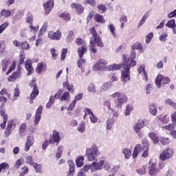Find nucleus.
Segmentation results:
<instances>
[{
	"instance_id": "58836bf2",
	"label": "nucleus",
	"mask_w": 176,
	"mask_h": 176,
	"mask_svg": "<svg viewBox=\"0 0 176 176\" xmlns=\"http://www.w3.org/2000/svg\"><path fill=\"white\" fill-rule=\"evenodd\" d=\"M94 20L100 24H105V19H104V16L100 15V14H96L94 16Z\"/></svg>"
},
{
	"instance_id": "c9c22d12",
	"label": "nucleus",
	"mask_w": 176,
	"mask_h": 176,
	"mask_svg": "<svg viewBox=\"0 0 176 176\" xmlns=\"http://www.w3.org/2000/svg\"><path fill=\"white\" fill-rule=\"evenodd\" d=\"M122 68V65H118L116 63H113L109 65H107L106 67V71H118Z\"/></svg>"
},
{
	"instance_id": "5fc2aeb1",
	"label": "nucleus",
	"mask_w": 176,
	"mask_h": 176,
	"mask_svg": "<svg viewBox=\"0 0 176 176\" xmlns=\"http://www.w3.org/2000/svg\"><path fill=\"white\" fill-rule=\"evenodd\" d=\"M122 153L124 155V158L128 160L130 159L131 156V151H130L129 148H124L122 151Z\"/></svg>"
},
{
	"instance_id": "2f4dec72",
	"label": "nucleus",
	"mask_w": 176,
	"mask_h": 176,
	"mask_svg": "<svg viewBox=\"0 0 176 176\" xmlns=\"http://www.w3.org/2000/svg\"><path fill=\"white\" fill-rule=\"evenodd\" d=\"M75 162H76V167H78V168H80V167H82L83 164H85V156L83 155L78 156L76 158Z\"/></svg>"
},
{
	"instance_id": "774afa93",
	"label": "nucleus",
	"mask_w": 176,
	"mask_h": 176,
	"mask_svg": "<svg viewBox=\"0 0 176 176\" xmlns=\"http://www.w3.org/2000/svg\"><path fill=\"white\" fill-rule=\"evenodd\" d=\"M170 119L173 124H176V111H173L170 115Z\"/></svg>"
},
{
	"instance_id": "4468645a",
	"label": "nucleus",
	"mask_w": 176,
	"mask_h": 176,
	"mask_svg": "<svg viewBox=\"0 0 176 176\" xmlns=\"http://www.w3.org/2000/svg\"><path fill=\"white\" fill-rule=\"evenodd\" d=\"M121 79L123 83H127L130 80V69L124 67L121 72Z\"/></svg>"
},
{
	"instance_id": "a18cd8bd",
	"label": "nucleus",
	"mask_w": 176,
	"mask_h": 176,
	"mask_svg": "<svg viewBox=\"0 0 176 176\" xmlns=\"http://www.w3.org/2000/svg\"><path fill=\"white\" fill-rule=\"evenodd\" d=\"M85 64H86V60L84 58H80L78 61H77V65L79 68L81 69L82 72H85Z\"/></svg>"
},
{
	"instance_id": "f8f14e48",
	"label": "nucleus",
	"mask_w": 176,
	"mask_h": 176,
	"mask_svg": "<svg viewBox=\"0 0 176 176\" xmlns=\"http://www.w3.org/2000/svg\"><path fill=\"white\" fill-rule=\"evenodd\" d=\"M42 112H43V106L40 105L36 111L34 118L33 120L34 126H36L39 123V122H41V119L42 118Z\"/></svg>"
},
{
	"instance_id": "f3484780",
	"label": "nucleus",
	"mask_w": 176,
	"mask_h": 176,
	"mask_svg": "<svg viewBox=\"0 0 176 176\" xmlns=\"http://www.w3.org/2000/svg\"><path fill=\"white\" fill-rule=\"evenodd\" d=\"M96 45L100 47H102L104 46V43H102V41H94L92 42L91 40H90L91 51L92 53H97V47Z\"/></svg>"
},
{
	"instance_id": "a19ab883",
	"label": "nucleus",
	"mask_w": 176,
	"mask_h": 176,
	"mask_svg": "<svg viewBox=\"0 0 176 176\" xmlns=\"http://www.w3.org/2000/svg\"><path fill=\"white\" fill-rule=\"evenodd\" d=\"M157 118L158 120H160L164 124H166L170 122V116L167 114L164 116H158Z\"/></svg>"
},
{
	"instance_id": "f704fd0d",
	"label": "nucleus",
	"mask_w": 176,
	"mask_h": 176,
	"mask_svg": "<svg viewBox=\"0 0 176 176\" xmlns=\"http://www.w3.org/2000/svg\"><path fill=\"white\" fill-rule=\"evenodd\" d=\"M27 134V124L25 123L21 124L19 127V135L23 138Z\"/></svg>"
},
{
	"instance_id": "423d86ee",
	"label": "nucleus",
	"mask_w": 176,
	"mask_h": 176,
	"mask_svg": "<svg viewBox=\"0 0 176 176\" xmlns=\"http://www.w3.org/2000/svg\"><path fill=\"white\" fill-rule=\"evenodd\" d=\"M142 144H136L133 151V159H135L137 156H138V153H141V152L143 151H149V141H148L146 139H143L142 140Z\"/></svg>"
},
{
	"instance_id": "b1692460",
	"label": "nucleus",
	"mask_w": 176,
	"mask_h": 176,
	"mask_svg": "<svg viewBox=\"0 0 176 176\" xmlns=\"http://www.w3.org/2000/svg\"><path fill=\"white\" fill-rule=\"evenodd\" d=\"M25 69L28 71V75H32L34 72V67H32V61L31 60H26L25 63Z\"/></svg>"
},
{
	"instance_id": "e2e57ef3",
	"label": "nucleus",
	"mask_w": 176,
	"mask_h": 176,
	"mask_svg": "<svg viewBox=\"0 0 176 176\" xmlns=\"http://www.w3.org/2000/svg\"><path fill=\"white\" fill-rule=\"evenodd\" d=\"M87 91L89 93H96L97 91V89H96V86L94 84H89L87 87Z\"/></svg>"
},
{
	"instance_id": "79ce46f5",
	"label": "nucleus",
	"mask_w": 176,
	"mask_h": 176,
	"mask_svg": "<svg viewBox=\"0 0 176 176\" xmlns=\"http://www.w3.org/2000/svg\"><path fill=\"white\" fill-rule=\"evenodd\" d=\"M59 17L62 20H64V21H71V15L69 14V13H68L67 12L60 13L59 14Z\"/></svg>"
},
{
	"instance_id": "1a4fd4ad",
	"label": "nucleus",
	"mask_w": 176,
	"mask_h": 176,
	"mask_svg": "<svg viewBox=\"0 0 176 176\" xmlns=\"http://www.w3.org/2000/svg\"><path fill=\"white\" fill-rule=\"evenodd\" d=\"M108 67V61L104 58H100L93 66L94 71H107Z\"/></svg>"
},
{
	"instance_id": "6e6d98bb",
	"label": "nucleus",
	"mask_w": 176,
	"mask_h": 176,
	"mask_svg": "<svg viewBox=\"0 0 176 176\" xmlns=\"http://www.w3.org/2000/svg\"><path fill=\"white\" fill-rule=\"evenodd\" d=\"M175 124H169L168 125L163 126L162 129L163 130H168V131H173L174 129H175V126L174 125Z\"/></svg>"
},
{
	"instance_id": "052dcab7",
	"label": "nucleus",
	"mask_w": 176,
	"mask_h": 176,
	"mask_svg": "<svg viewBox=\"0 0 176 176\" xmlns=\"http://www.w3.org/2000/svg\"><path fill=\"white\" fill-rule=\"evenodd\" d=\"M74 31L71 30L69 32L68 36L67 37V42H68L69 43H71V42H72V41H74Z\"/></svg>"
},
{
	"instance_id": "a211bd4d",
	"label": "nucleus",
	"mask_w": 176,
	"mask_h": 176,
	"mask_svg": "<svg viewBox=\"0 0 176 176\" xmlns=\"http://www.w3.org/2000/svg\"><path fill=\"white\" fill-rule=\"evenodd\" d=\"M146 123V120H142L140 122H136L133 125V130H134L135 133H140V131H141V129H144V127L145 126Z\"/></svg>"
},
{
	"instance_id": "f03ea898",
	"label": "nucleus",
	"mask_w": 176,
	"mask_h": 176,
	"mask_svg": "<svg viewBox=\"0 0 176 176\" xmlns=\"http://www.w3.org/2000/svg\"><path fill=\"white\" fill-rule=\"evenodd\" d=\"M136 57L137 54L134 51H131L130 54H124L122 58L123 61V68L130 69L131 67H135V65H137V61H135Z\"/></svg>"
},
{
	"instance_id": "37998d69",
	"label": "nucleus",
	"mask_w": 176,
	"mask_h": 176,
	"mask_svg": "<svg viewBox=\"0 0 176 176\" xmlns=\"http://www.w3.org/2000/svg\"><path fill=\"white\" fill-rule=\"evenodd\" d=\"M33 167L37 174H42L43 173V166L42 164L34 163Z\"/></svg>"
},
{
	"instance_id": "7ed1b4c3",
	"label": "nucleus",
	"mask_w": 176,
	"mask_h": 176,
	"mask_svg": "<svg viewBox=\"0 0 176 176\" xmlns=\"http://www.w3.org/2000/svg\"><path fill=\"white\" fill-rule=\"evenodd\" d=\"M110 97L113 99L116 98V100H115V107L116 108L120 109H122V107H123V104H126V102H127L129 100L127 96L120 92H116L110 95Z\"/></svg>"
},
{
	"instance_id": "4be33fe9",
	"label": "nucleus",
	"mask_w": 176,
	"mask_h": 176,
	"mask_svg": "<svg viewBox=\"0 0 176 176\" xmlns=\"http://www.w3.org/2000/svg\"><path fill=\"white\" fill-rule=\"evenodd\" d=\"M67 164L69 165V171L67 176H74V174H75V164L74 161L72 160H68Z\"/></svg>"
},
{
	"instance_id": "72a5a7b5",
	"label": "nucleus",
	"mask_w": 176,
	"mask_h": 176,
	"mask_svg": "<svg viewBox=\"0 0 176 176\" xmlns=\"http://www.w3.org/2000/svg\"><path fill=\"white\" fill-rule=\"evenodd\" d=\"M113 123H115V118L110 116L106 121L107 130H111L113 126Z\"/></svg>"
},
{
	"instance_id": "0e129e2a",
	"label": "nucleus",
	"mask_w": 176,
	"mask_h": 176,
	"mask_svg": "<svg viewBox=\"0 0 176 176\" xmlns=\"http://www.w3.org/2000/svg\"><path fill=\"white\" fill-rule=\"evenodd\" d=\"M25 162H26V163H28L30 166H33L34 164H35V162H34V160L32 158V156H31V155H28L25 157Z\"/></svg>"
},
{
	"instance_id": "f257e3e1",
	"label": "nucleus",
	"mask_w": 176,
	"mask_h": 176,
	"mask_svg": "<svg viewBox=\"0 0 176 176\" xmlns=\"http://www.w3.org/2000/svg\"><path fill=\"white\" fill-rule=\"evenodd\" d=\"M111 163L107 162L104 158H100L98 162H93L91 164L84 165L85 171H90L91 174L100 171V170H104V171H109L111 170Z\"/></svg>"
},
{
	"instance_id": "20e7f679",
	"label": "nucleus",
	"mask_w": 176,
	"mask_h": 176,
	"mask_svg": "<svg viewBox=\"0 0 176 176\" xmlns=\"http://www.w3.org/2000/svg\"><path fill=\"white\" fill-rule=\"evenodd\" d=\"M98 155H100V151L98 150V147L96 145H93L86 149L85 156L88 162H95L97 160V156H98Z\"/></svg>"
},
{
	"instance_id": "864d4df0",
	"label": "nucleus",
	"mask_w": 176,
	"mask_h": 176,
	"mask_svg": "<svg viewBox=\"0 0 176 176\" xmlns=\"http://www.w3.org/2000/svg\"><path fill=\"white\" fill-rule=\"evenodd\" d=\"M21 49H22V50H30V49H31V45H30L27 41H22Z\"/></svg>"
},
{
	"instance_id": "2eb2a0df",
	"label": "nucleus",
	"mask_w": 176,
	"mask_h": 176,
	"mask_svg": "<svg viewBox=\"0 0 176 176\" xmlns=\"http://www.w3.org/2000/svg\"><path fill=\"white\" fill-rule=\"evenodd\" d=\"M47 36L51 41H60L61 32H60V30H58L56 32L50 31L48 32Z\"/></svg>"
},
{
	"instance_id": "680f3d73",
	"label": "nucleus",
	"mask_w": 176,
	"mask_h": 176,
	"mask_svg": "<svg viewBox=\"0 0 176 176\" xmlns=\"http://www.w3.org/2000/svg\"><path fill=\"white\" fill-rule=\"evenodd\" d=\"M67 53H68V49L67 48L62 49L61 57H60L61 61H64L65 60V57H66Z\"/></svg>"
},
{
	"instance_id": "473e14b6",
	"label": "nucleus",
	"mask_w": 176,
	"mask_h": 176,
	"mask_svg": "<svg viewBox=\"0 0 176 176\" xmlns=\"http://www.w3.org/2000/svg\"><path fill=\"white\" fill-rule=\"evenodd\" d=\"M64 152H65V147H64L63 145L59 146L56 151V159H61Z\"/></svg>"
},
{
	"instance_id": "4c0bfd02",
	"label": "nucleus",
	"mask_w": 176,
	"mask_h": 176,
	"mask_svg": "<svg viewBox=\"0 0 176 176\" xmlns=\"http://www.w3.org/2000/svg\"><path fill=\"white\" fill-rule=\"evenodd\" d=\"M132 50H138L140 53L144 52V47L142 46V44L140 43H135L131 46Z\"/></svg>"
},
{
	"instance_id": "4d7b16f0",
	"label": "nucleus",
	"mask_w": 176,
	"mask_h": 176,
	"mask_svg": "<svg viewBox=\"0 0 176 176\" xmlns=\"http://www.w3.org/2000/svg\"><path fill=\"white\" fill-rule=\"evenodd\" d=\"M50 54L53 60H56L57 56H58V52L56 50V48L53 47L50 49Z\"/></svg>"
},
{
	"instance_id": "9d476101",
	"label": "nucleus",
	"mask_w": 176,
	"mask_h": 176,
	"mask_svg": "<svg viewBox=\"0 0 176 176\" xmlns=\"http://www.w3.org/2000/svg\"><path fill=\"white\" fill-rule=\"evenodd\" d=\"M148 174L151 176H157L159 174V168L157 164L153 160H150L148 162Z\"/></svg>"
},
{
	"instance_id": "c756f323",
	"label": "nucleus",
	"mask_w": 176,
	"mask_h": 176,
	"mask_svg": "<svg viewBox=\"0 0 176 176\" xmlns=\"http://www.w3.org/2000/svg\"><path fill=\"white\" fill-rule=\"evenodd\" d=\"M148 137L153 141V144H155V145L159 144V141H160V140L159 139L157 133L155 132H151L148 133Z\"/></svg>"
},
{
	"instance_id": "3c124183",
	"label": "nucleus",
	"mask_w": 176,
	"mask_h": 176,
	"mask_svg": "<svg viewBox=\"0 0 176 176\" xmlns=\"http://www.w3.org/2000/svg\"><path fill=\"white\" fill-rule=\"evenodd\" d=\"M133 105L127 104L125 109L124 116H130V113L133 112Z\"/></svg>"
},
{
	"instance_id": "412c9836",
	"label": "nucleus",
	"mask_w": 176,
	"mask_h": 176,
	"mask_svg": "<svg viewBox=\"0 0 176 176\" xmlns=\"http://www.w3.org/2000/svg\"><path fill=\"white\" fill-rule=\"evenodd\" d=\"M112 87H113V82H112L111 81H108V82H104L101 85L100 88V91L101 92L108 91V90H109V89H112Z\"/></svg>"
},
{
	"instance_id": "13d9d810",
	"label": "nucleus",
	"mask_w": 176,
	"mask_h": 176,
	"mask_svg": "<svg viewBox=\"0 0 176 176\" xmlns=\"http://www.w3.org/2000/svg\"><path fill=\"white\" fill-rule=\"evenodd\" d=\"M84 5L85 6H87V5H89V6H92V8H94L97 5V3L96 2V0H86L84 2Z\"/></svg>"
},
{
	"instance_id": "c03bdc74",
	"label": "nucleus",
	"mask_w": 176,
	"mask_h": 176,
	"mask_svg": "<svg viewBox=\"0 0 176 176\" xmlns=\"http://www.w3.org/2000/svg\"><path fill=\"white\" fill-rule=\"evenodd\" d=\"M77 131L78 133H85L86 131V123L85 121H82L77 127Z\"/></svg>"
},
{
	"instance_id": "393cba45",
	"label": "nucleus",
	"mask_w": 176,
	"mask_h": 176,
	"mask_svg": "<svg viewBox=\"0 0 176 176\" xmlns=\"http://www.w3.org/2000/svg\"><path fill=\"white\" fill-rule=\"evenodd\" d=\"M159 35L160 42H166V41H167V38H168V32L166 30H162L159 32Z\"/></svg>"
},
{
	"instance_id": "6ab92c4d",
	"label": "nucleus",
	"mask_w": 176,
	"mask_h": 176,
	"mask_svg": "<svg viewBox=\"0 0 176 176\" xmlns=\"http://www.w3.org/2000/svg\"><path fill=\"white\" fill-rule=\"evenodd\" d=\"M54 6V1L53 0H50L45 3L43 4V8L45 11L46 14H49L50 12H52V9H53Z\"/></svg>"
},
{
	"instance_id": "bb28decb",
	"label": "nucleus",
	"mask_w": 176,
	"mask_h": 176,
	"mask_svg": "<svg viewBox=\"0 0 176 176\" xmlns=\"http://www.w3.org/2000/svg\"><path fill=\"white\" fill-rule=\"evenodd\" d=\"M90 31L91 34H92V36L91 37L90 40L91 41V42H94V41H96V42H98V41H102L101 38H100V35H98V34L96 31V28H91Z\"/></svg>"
},
{
	"instance_id": "09e8293b",
	"label": "nucleus",
	"mask_w": 176,
	"mask_h": 176,
	"mask_svg": "<svg viewBox=\"0 0 176 176\" xmlns=\"http://www.w3.org/2000/svg\"><path fill=\"white\" fill-rule=\"evenodd\" d=\"M1 16L4 17L5 19L9 17L10 14H12V12L9 10L3 9L0 12Z\"/></svg>"
},
{
	"instance_id": "cd10ccee",
	"label": "nucleus",
	"mask_w": 176,
	"mask_h": 176,
	"mask_svg": "<svg viewBox=\"0 0 176 176\" xmlns=\"http://www.w3.org/2000/svg\"><path fill=\"white\" fill-rule=\"evenodd\" d=\"M0 115L3 118V123L1 124V129H5L6 127V123H8V114L4 110H1Z\"/></svg>"
},
{
	"instance_id": "49530a36",
	"label": "nucleus",
	"mask_w": 176,
	"mask_h": 176,
	"mask_svg": "<svg viewBox=\"0 0 176 176\" xmlns=\"http://www.w3.org/2000/svg\"><path fill=\"white\" fill-rule=\"evenodd\" d=\"M136 173L138 175H145L146 174V166L144 165L142 167L136 170Z\"/></svg>"
},
{
	"instance_id": "5701e85b",
	"label": "nucleus",
	"mask_w": 176,
	"mask_h": 176,
	"mask_svg": "<svg viewBox=\"0 0 176 176\" xmlns=\"http://www.w3.org/2000/svg\"><path fill=\"white\" fill-rule=\"evenodd\" d=\"M138 72L143 76L144 80H146V82L148 80V74L145 71V66L144 65L140 66L138 69Z\"/></svg>"
},
{
	"instance_id": "de8ad7c7",
	"label": "nucleus",
	"mask_w": 176,
	"mask_h": 176,
	"mask_svg": "<svg viewBox=\"0 0 176 176\" xmlns=\"http://www.w3.org/2000/svg\"><path fill=\"white\" fill-rule=\"evenodd\" d=\"M19 97H20V89H19V87H16L14 89L12 101H16V100H19Z\"/></svg>"
},
{
	"instance_id": "9b49d317",
	"label": "nucleus",
	"mask_w": 176,
	"mask_h": 176,
	"mask_svg": "<svg viewBox=\"0 0 176 176\" xmlns=\"http://www.w3.org/2000/svg\"><path fill=\"white\" fill-rule=\"evenodd\" d=\"M50 144H60L61 142V136H60V132L54 130L52 135H50L49 139Z\"/></svg>"
},
{
	"instance_id": "0eeeda50",
	"label": "nucleus",
	"mask_w": 176,
	"mask_h": 176,
	"mask_svg": "<svg viewBox=\"0 0 176 176\" xmlns=\"http://www.w3.org/2000/svg\"><path fill=\"white\" fill-rule=\"evenodd\" d=\"M171 82L170 78L164 76L162 74H158L155 78V85L157 89H160L164 85H168Z\"/></svg>"
},
{
	"instance_id": "6e6552de",
	"label": "nucleus",
	"mask_w": 176,
	"mask_h": 176,
	"mask_svg": "<svg viewBox=\"0 0 176 176\" xmlns=\"http://www.w3.org/2000/svg\"><path fill=\"white\" fill-rule=\"evenodd\" d=\"M174 156V149L171 148H165L160 155V160L162 162H166V160H168L171 159Z\"/></svg>"
},
{
	"instance_id": "a878e982",
	"label": "nucleus",
	"mask_w": 176,
	"mask_h": 176,
	"mask_svg": "<svg viewBox=\"0 0 176 176\" xmlns=\"http://www.w3.org/2000/svg\"><path fill=\"white\" fill-rule=\"evenodd\" d=\"M148 111L151 115L156 116L157 115V104L155 103L150 104L148 106Z\"/></svg>"
},
{
	"instance_id": "69168bd1",
	"label": "nucleus",
	"mask_w": 176,
	"mask_h": 176,
	"mask_svg": "<svg viewBox=\"0 0 176 176\" xmlns=\"http://www.w3.org/2000/svg\"><path fill=\"white\" fill-rule=\"evenodd\" d=\"M97 8L98 12H100V13H105V12H107V7L102 4L98 6Z\"/></svg>"
},
{
	"instance_id": "8fccbe9b",
	"label": "nucleus",
	"mask_w": 176,
	"mask_h": 176,
	"mask_svg": "<svg viewBox=\"0 0 176 176\" xmlns=\"http://www.w3.org/2000/svg\"><path fill=\"white\" fill-rule=\"evenodd\" d=\"M164 102L166 105H170V107H172L173 109H176V102L173 101L170 98H167L164 100Z\"/></svg>"
},
{
	"instance_id": "7c9ffc66",
	"label": "nucleus",
	"mask_w": 176,
	"mask_h": 176,
	"mask_svg": "<svg viewBox=\"0 0 176 176\" xmlns=\"http://www.w3.org/2000/svg\"><path fill=\"white\" fill-rule=\"evenodd\" d=\"M47 27H49V22H43L42 27L38 31V36H42L43 35H45L46 31H47Z\"/></svg>"
},
{
	"instance_id": "dca6fc26",
	"label": "nucleus",
	"mask_w": 176,
	"mask_h": 176,
	"mask_svg": "<svg viewBox=\"0 0 176 176\" xmlns=\"http://www.w3.org/2000/svg\"><path fill=\"white\" fill-rule=\"evenodd\" d=\"M34 136L32 135H28L26 142L25 143V151L28 152L31 146L34 145Z\"/></svg>"
},
{
	"instance_id": "ddd939ff",
	"label": "nucleus",
	"mask_w": 176,
	"mask_h": 176,
	"mask_svg": "<svg viewBox=\"0 0 176 176\" xmlns=\"http://www.w3.org/2000/svg\"><path fill=\"white\" fill-rule=\"evenodd\" d=\"M16 129V122H14V120H10L8 121L7 124V128L5 130V134L6 137L12 134V131Z\"/></svg>"
},
{
	"instance_id": "ea45409f",
	"label": "nucleus",
	"mask_w": 176,
	"mask_h": 176,
	"mask_svg": "<svg viewBox=\"0 0 176 176\" xmlns=\"http://www.w3.org/2000/svg\"><path fill=\"white\" fill-rule=\"evenodd\" d=\"M60 101H65L66 102H69L71 101V94L69 92L65 91L60 96Z\"/></svg>"
},
{
	"instance_id": "bf43d9fd",
	"label": "nucleus",
	"mask_w": 176,
	"mask_h": 176,
	"mask_svg": "<svg viewBox=\"0 0 176 176\" xmlns=\"http://www.w3.org/2000/svg\"><path fill=\"white\" fill-rule=\"evenodd\" d=\"M160 141L162 145H167V144H170V142H171V140H170V138L163 137L160 138Z\"/></svg>"
},
{
	"instance_id": "338daca9",
	"label": "nucleus",
	"mask_w": 176,
	"mask_h": 176,
	"mask_svg": "<svg viewBox=\"0 0 176 176\" xmlns=\"http://www.w3.org/2000/svg\"><path fill=\"white\" fill-rule=\"evenodd\" d=\"M166 25L168 28H174V27H175V19L168 21Z\"/></svg>"
},
{
	"instance_id": "aec40b11",
	"label": "nucleus",
	"mask_w": 176,
	"mask_h": 176,
	"mask_svg": "<svg viewBox=\"0 0 176 176\" xmlns=\"http://www.w3.org/2000/svg\"><path fill=\"white\" fill-rule=\"evenodd\" d=\"M20 78H21V71L19 69L18 71L14 72L12 75L8 76V82H14L16 79H19Z\"/></svg>"
},
{
	"instance_id": "603ef678",
	"label": "nucleus",
	"mask_w": 176,
	"mask_h": 176,
	"mask_svg": "<svg viewBox=\"0 0 176 176\" xmlns=\"http://www.w3.org/2000/svg\"><path fill=\"white\" fill-rule=\"evenodd\" d=\"M108 30H109L113 38H116L117 35H116V32H115V30H116L115 25H113V24H111V23L109 24Z\"/></svg>"
},
{
	"instance_id": "39448f33",
	"label": "nucleus",
	"mask_w": 176,
	"mask_h": 176,
	"mask_svg": "<svg viewBox=\"0 0 176 176\" xmlns=\"http://www.w3.org/2000/svg\"><path fill=\"white\" fill-rule=\"evenodd\" d=\"M1 71L2 72H6V74L10 75L13 71L16 69V61H11L10 60H1ZM8 70L6 72V70Z\"/></svg>"
},
{
	"instance_id": "e433bc0d",
	"label": "nucleus",
	"mask_w": 176,
	"mask_h": 176,
	"mask_svg": "<svg viewBox=\"0 0 176 176\" xmlns=\"http://www.w3.org/2000/svg\"><path fill=\"white\" fill-rule=\"evenodd\" d=\"M86 52H87V45H83L81 47H78L77 53L80 58H83V54H85Z\"/></svg>"
},
{
	"instance_id": "c85d7f7f",
	"label": "nucleus",
	"mask_w": 176,
	"mask_h": 176,
	"mask_svg": "<svg viewBox=\"0 0 176 176\" xmlns=\"http://www.w3.org/2000/svg\"><path fill=\"white\" fill-rule=\"evenodd\" d=\"M45 71H46V64L43 62L38 63L36 68V72L41 74L42 72H45Z\"/></svg>"
}]
</instances>
